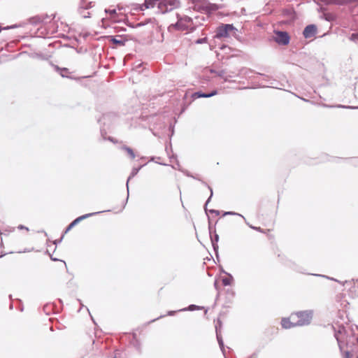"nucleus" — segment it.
<instances>
[{"mask_svg":"<svg viewBox=\"0 0 358 358\" xmlns=\"http://www.w3.org/2000/svg\"><path fill=\"white\" fill-rule=\"evenodd\" d=\"M341 334V330H340V331H338V333H336V334H335V336H336V340L338 341V343H341V336H340V335H339V334Z\"/></svg>","mask_w":358,"mask_h":358,"instance_id":"nucleus-20","label":"nucleus"},{"mask_svg":"<svg viewBox=\"0 0 358 358\" xmlns=\"http://www.w3.org/2000/svg\"><path fill=\"white\" fill-rule=\"evenodd\" d=\"M282 327L284 329H290L296 327V324L294 323L291 319V315L288 317L282 318L281 320Z\"/></svg>","mask_w":358,"mask_h":358,"instance_id":"nucleus-8","label":"nucleus"},{"mask_svg":"<svg viewBox=\"0 0 358 358\" xmlns=\"http://www.w3.org/2000/svg\"><path fill=\"white\" fill-rule=\"evenodd\" d=\"M275 41L280 45H287L289 42V36L285 31H276Z\"/></svg>","mask_w":358,"mask_h":358,"instance_id":"nucleus-5","label":"nucleus"},{"mask_svg":"<svg viewBox=\"0 0 358 358\" xmlns=\"http://www.w3.org/2000/svg\"><path fill=\"white\" fill-rule=\"evenodd\" d=\"M352 357L353 355L348 351L345 352L344 354V358H352Z\"/></svg>","mask_w":358,"mask_h":358,"instance_id":"nucleus-18","label":"nucleus"},{"mask_svg":"<svg viewBox=\"0 0 358 358\" xmlns=\"http://www.w3.org/2000/svg\"><path fill=\"white\" fill-rule=\"evenodd\" d=\"M110 13L111 15V20L114 22H117L119 20L116 19L115 17V15L116 14V11L115 10H110Z\"/></svg>","mask_w":358,"mask_h":358,"instance_id":"nucleus-15","label":"nucleus"},{"mask_svg":"<svg viewBox=\"0 0 358 358\" xmlns=\"http://www.w3.org/2000/svg\"><path fill=\"white\" fill-rule=\"evenodd\" d=\"M357 342H358V338H357Z\"/></svg>","mask_w":358,"mask_h":358,"instance_id":"nucleus-25","label":"nucleus"},{"mask_svg":"<svg viewBox=\"0 0 358 358\" xmlns=\"http://www.w3.org/2000/svg\"><path fill=\"white\" fill-rule=\"evenodd\" d=\"M113 43L115 44H117V45H124V42L122 41H120V40H117L116 38H113V37H111V40H110Z\"/></svg>","mask_w":358,"mask_h":358,"instance_id":"nucleus-14","label":"nucleus"},{"mask_svg":"<svg viewBox=\"0 0 358 358\" xmlns=\"http://www.w3.org/2000/svg\"><path fill=\"white\" fill-rule=\"evenodd\" d=\"M291 319L297 326H303L310 323L312 315L308 311H301L292 313Z\"/></svg>","mask_w":358,"mask_h":358,"instance_id":"nucleus-1","label":"nucleus"},{"mask_svg":"<svg viewBox=\"0 0 358 358\" xmlns=\"http://www.w3.org/2000/svg\"><path fill=\"white\" fill-rule=\"evenodd\" d=\"M350 40L352 41H358V34H352L351 36H350Z\"/></svg>","mask_w":358,"mask_h":358,"instance_id":"nucleus-16","label":"nucleus"},{"mask_svg":"<svg viewBox=\"0 0 358 358\" xmlns=\"http://www.w3.org/2000/svg\"><path fill=\"white\" fill-rule=\"evenodd\" d=\"M207 42V38H200V39H198L196 43H206Z\"/></svg>","mask_w":358,"mask_h":358,"instance_id":"nucleus-19","label":"nucleus"},{"mask_svg":"<svg viewBox=\"0 0 358 358\" xmlns=\"http://www.w3.org/2000/svg\"><path fill=\"white\" fill-rule=\"evenodd\" d=\"M277 249H278V251L279 252V253L278 254L277 256L278 257H282L283 255H282V252L280 251V250L278 248H277Z\"/></svg>","mask_w":358,"mask_h":358,"instance_id":"nucleus-22","label":"nucleus"},{"mask_svg":"<svg viewBox=\"0 0 358 358\" xmlns=\"http://www.w3.org/2000/svg\"><path fill=\"white\" fill-rule=\"evenodd\" d=\"M178 4L176 0H158V13L172 10Z\"/></svg>","mask_w":358,"mask_h":358,"instance_id":"nucleus-3","label":"nucleus"},{"mask_svg":"<svg viewBox=\"0 0 358 358\" xmlns=\"http://www.w3.org/2000/svg\"><path fill=\"white\" fill-rule=\"evenodd\" d=\"M354 287L358 288V280H357L355 282H354Z\"/></svg>","mask_w":358,"mask_h":358,"instance_id":"nucleus-23","label":"nucleus"},{"mask_svg":"<svg viewBox=\"0 0 358 358\" xmlns=\"http://www.w3.org/2000/svg\"><path fill=\"white\" fill-rule=\"evenodd\" d=\"M222 284L224 286L230 285L231 283L232 280L229 278H224L222 280Z\"/></svg>","mask_w":358,"mask_h":358,"instance_id":"nucleus-13","label":"nucleus"},{"mask_svg":"<svg viewBox=\"0 0 358 358\" xmlns=\"http://www.w3.org/2000/svg\"><path fill=\"white\" fill-rule=\"evenodd\" d=\"M94 213H88L85 214L84 215L80 216L77 217L76 220H74L66 228L65 233H67L69 231H70L74 226H76L77 224H78L80 221L83 220L89 217L92 215H93Z\"/></svg>","mask_w":358,"mask_h":358,"instance_id":"nucleus-7","label":"nucleus"},{"mask_svg":"<svg viewBox=\"0 0 358 358\" xmlns=\"http://www.w3.org/2000/svg\"><path fill=\"white\" fill-rule=\"evenodd\" d=\"M155 5V0L152 1H149V2L145 1V3H144V6H145L146 8H154Z\"/></svg>","mask_w":358,"mask_h":358,"instance_id":"nucleus-12","label":"nucleus"},{"mask_svg":"<svg viewBox=\"0 0 358 358\" xmlns=\"http://www.w3.org/2000/svg\"><path fill=\"white\" fill-rule=\"evenodd\" d=\"M252 228H253L254 229H255L256 231H259V232H260V233H262V234H264L266 235V236L268 237V238L269 240H273V239H274V236H273V234H272V233H271V232H272V231H273L272 229H262V228H261V227H252Z\"/></svg>","mask_w":358,"mask_h":358,"instance_id":"nucleus-9","label":"nucleus"},{"mask_svg":"<svg viewBox=\"0 0 358 358\" xmlns=\"http://www.w3.org/2000/svg\"><path fill=\"white\" fill-rule=\"evenodd\" d=\"M1 241L3 240V238H2V237L1 238ZM1 245H2V244H3V242L1 241Z\"/></svg>","mask_w":358,"mask_h":358,"instance_id":"nucleus-24","label":"nucleus"},{"mask_svg":"<svg viewBox=\"0 0 358 358\" xmlns=\"http://www.w3.org/2000/svg\"><path fill=\"white\" fill-rule=\"evenodd\" d=\"M217 91L216 90H214L212 92L209 93V94H205V93H202V97L201 98H208V97H211L214 95H216L217 94Z\"/></svg>","mask_w":358,"mask_h":358,"instance_id":"nucleus-11","label":"nucleus"},{"mask_svg":"<svg viewBox=\"0 0 358 358\" xmlns=\"http://www.w3.org/2000/svg\"><path fill=\"white\" fill-rule=\"evenodd\" d=\"M317 33V27L314 24L308 25L303 30V34L306 38L313 37Z\"/></svg>","mask_w":358,"mask_h":358,"instance_id":"nucleus-6","label":"nucleus"},{"mask_svg":"<svg viewBox=\"0 0 358 358\" xmlns=\"http://www.w3.org/2000/svg\"><path fill=\"white\" fill-rule=\"evenodd\" d=\"M192 97L194 99H197V98H201L202 97V92H195L192 94Z\"/></svg>","mask_w":358,"mask_h":358,"instance_id":"nucleus-17","label":"nucleus"},{"mask_svg":"<svg viewBox=\"0 0 358 358\" xmlns=\"http://www.w3.org/2000/svg\"><path fill=\"white\" fill-rule=\"evenodd\" d=\"M177 29L180 31H188L192 29V22L190 17H185L178 20L175 25H171L169 29Z\"/></svg>","mask_w":358,"mask_h":358,"instance_id":"nucleus-4","label":"nucleus"},{"mask_svg":"<svg viewBox=\"0 0 358 358\" xmlns=\"http://www.w3.org/2000/svg\"><path fill=\"white\" fill-rule=\"evenodd\" d=\"M235 30L236 28L232 24H222L217 28L215 37L217 38H228L231 33L235 32Z\"/></svg>","mask_w":358,"mask_h":358,"instance_id":"nucleus-2","label":"nucleus"},{"mask_svg":"<svg viewBox=\"0 0 358 358\" xmlns=\"http://www.w3.org/2000/svg\"><path fill=\"white\" fill-rule=\"evenodd\" d=\"M122 149L124 150L127 152V153L129 155V157L131 159H134L135 158V154L134 152V150L131 148L124 146L122 148Z\"/></svg>","mask_w":358,"mask_h":358,"instance_id":"nucleus-10","label":"nucleus"},{"mask_svg":"<svg viewBox=\"0 0 358 358\" xmlns=\"http://www.w3.org/2000/svg\"><path fill=\"white\" fill-rule=\"evenodd\" d=\"M331 2L332 3H341V0H330Z\"/></svg>","mask_w":358,"mask_h":358,"instance_id":"nucleus-21","label":"nucleus"},{"mask_svg":"<svg viewBox=\"0 0 358 358\" xmlns=\"http://www.w3.org/2000/svg\"><path fill=\"white\" fill-rule=\"evenodd\" d=\"M357 358H358V355H357Z\"/></svg>","mask_w":358,"mask_h":358,"instance_id":"nucleus-26","label":"nucleus"}]
</instances>
